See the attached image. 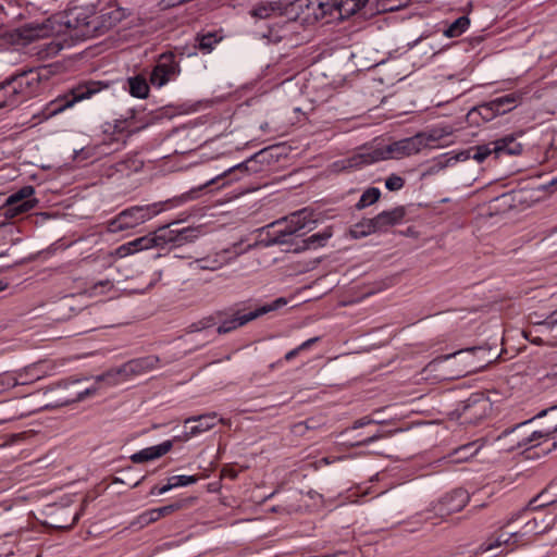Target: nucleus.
Returning a JSON list of instances; mask_svg holds the SVG:
<instances>
[{"label": "nucleus", "instance_id": "obj_39", "mask_svg": "<svg viewBox=\"0 0 557 557\" xmlns=\"http://www.w3.org/2000/svg\"><path fill=\"white\" fill-rule=\"evenodd\" d=\"M405 180L398 175H391L385 181V186L388 190L395 191L404 187Z\"/></svg>", "mask_w": 557, "mask_h": 557}, {"label": "nucleus", "instance_id": "obj_33", "mask_svg": "<svg viewBox=\"0 0 557 557\" xmlns=\"http://www.w3.org/2000/svg\"><path fill=\"white\" fill-rule=\"evenodd\" d=\"M332 232L330 230H325L322 233H317L309 236L304 240V249H315L325 245V243L331 238Z\"/></svg>", "mask_w": 557, "mask_h": 557}, {"label": "nucleus", "instance_id": "obj_43", "mask_svg": "<svg viewBox=\"0 0 557 557\" xmlns=\"http://www.w3.org/2000/svg\"><path fill=\"white\" fill-rule=\"evenodd\" d=\"M201 268L202 269H208V270H218L220 268H222V265L224 264V262H221V261H218V260H212V262L209 263L208 260H201Z\"/></svg>", "mask_w": 557, "mask_h": 557}, {"label": "nucleus", "instance_id": "obj_36", "mask_svg": "<svg viewBox=\"0 0 557 557\" xmlns=\"http://www.w3.org/2000/svg\"><path fill=\"white\" fill-rule=\"evenodd\" d=\"M21 382L24 380H20L17 373H5L0 376V393H3L10 388H13L17 385H21Z\"/></svg>", "mask_w": 557, "mask_h": 557}, {"label": "nucleus", "instance_id": "obj_45", "mask_svg": "<svg viewBox=\"0 0 557 557\" xmlns=\"http://www.w3.org/2000/svg\"><path fill=\"white\" fill-rule=\"evenodd\" d=\"M63 44L61 41H54L52 40L51 42L48 44V47H49V52L48 54L50 53H57L59 50H61L63 48Z\"/></svg>", "mask_w": 557, "mask_h": 557}, {"label": "nucleus", "instance_id": "obj_24", "mask_svg": "<svg viewBox=\"0 0 557 557\" xmlns=\"http://www.w3.org/2000/svg\"><path fill=\"white\" fill-rule=\"evenodd\" d=\"M285 11L284 5L276 1H264L258 3L253 10L252 15L259 18H268L272 16L282 15Z\"/></svg>", "mask_w": 557, "mask_h": 557}, {"label": "nucleus", "instance_id": "obj_6", "mask_svg": "<svg viewBox=\"0 0 557 557\" xmlns=\"http://www.w3.org/2000/svg\"><path fill=\"white\" fill-rule=\"evenodd\" d=\"M106 87L107 85L100 82H88L86 84L79 85L76 88H74L70 95L59 97L55 100L51 101L47 107V114L55 115L58 113H61L65 109L74 106L76 102L91 98L94 95H96Z\"/></svg>", "mask_w": 557, "mask_h": 557}, {"label": "nucleus", "instance_id": "obj_5", "mask_svg": "<svg viewBox=\"0 0 557 557\" xmlns=\"http://www.w3.org/2000/svg\"><path fill=\"white\" fill-rule=\"evenodd\" d=\"M314 223L311 213L307 210L295 212L282 220L275 221L267 226L268 235L272 236L269 244L289 243L292 236H302Z\"/></svg>", "mask_w": 557, "mask_h": 557}, {"label": "nucleus", "instance_id": "obj_23", "mask_svg": "<svg viewBox=\"0 0 557 557\" xmlns=\"http://www.w3.org/2000/svg\"><path fill=\"white\" fill-rule=\"evenodd\" d=\"M517 101L518 97L515 94H510L492 100L487 104L482 106L481 110L491 111L490 116L505 114L515 107Z\"/></svg>", "mask_w": 557, "mask_h": 557}, {"label": "nucleus", "instance_id": "obj_16", "mask_svg": "<svg viewBox=\"0 0 557 557\" xmlns=\"http://www.w3.org/2000/svg\"><path fill=\"white\" fill-rule=\"evenodd\" d=\"M57 370V364L50 360H44L30 366L25 367L20 372H16L20 380H24L21 382V385H26L45 379L47 376L53 375Z\"/></svg>", "mask_w": 557, "mask_h": 557}, {"label": "nucleus", "instance_id": "obj_14", "mask_svg": "<svg viewBox=\"0 0 557 557\" xmlns=\"http://www.w3.org/2000/svg\"><path fill=\"white\" fill-rule=\"evenodd\" d=\"M369 0H319L318 7L321 15L332 14L338 11L339 16L345 18L359 12Z\"/></svg>", "mask_w": 557, "mask_h": 557}, {"label": "nucleus", "instance_id": "obj_18", "mask_svg": "<svg viewBox=\"0 0 557 557\" xmlns=\"http://www.w3.org/2000/svg\"><path fill=\"white\" fill-rule=\"evenodd\" d=\"M469 493L463 488H457L445 495L441 500L437 511L442 516H449L462 510L469 503Z\"/></svg>", "mask_w": 557, "mask_h": 557}, {"label": "nucleus", "instance_id": "obj_25", "mask_svg": "<svg viewBox=\"0 0 557 557\" xmlns=\"http://www.w3.org/2000/svg\"><path fill=\"white\" fill-rule=\"evenodd\" d=\"M159 359L154 356H148L145 358H139L136 360L129 361L125 366V371H131L136 374H143L148 371H151L158 367Z\"/></svg>", "mask_w": 557, "mask_h": 557}, {"label": "nucleus", "instance_id": "obj_17", "mask_svg": "<svg viewBox=\"0 0 557 557\" xmlns=\"http://www.w3.org/2000/svg\"><path fill=\"white\" fill-rule=\"evenodd\" d=\"M184 507V502H176L174 504H170L160 508H153L146 510L138 515L134 521L132 522L133 527H137L139 529H143L153 522H157L163 517H168L172 515L173 512L182 509Z\"/></svg>", "mask_w": 557, "mask_h": 557}, {"label": "nucleus", "instance_id": "obj_37", "mask_svg": "<svg viewBox=\"0 0 557 557\" xmlns=\"http://www.w3.org/2000/svg\"><path fill=\"white\" fill-rule=\"evenodd\" d=\"M21 382L24 380H20L17 373H5L0 376V393H3L10 388H13L17 385H21Z\"/></svg>", "mask_w": 557, "mask_h": 557}, {"label": "nucleus", "instance_id": "obj_11", "mask_svg": "<svg viewBox=\"0 0 557 557\" xmlns=\"http://www.w3.org/2000/svg\"><path fill=\"white\" fill-rule=\"evenodd\" d=\"M519 533H511L505 530H499L488 536L478 548V554L494 557L500 554H506L518 547Z\"/></svg>", "mask_w": 557, "mask_h": 557}, {"label": "nucleus", "instance_id": "obj_28", "mask_svg": "<svg viewBox=\"0 0 557 557\" xmlns=\"http://www.w3.org/2000/svg\"><path fill=\"white\" fill-rule=\"evenodd\" d=\"M375 218L373 219H364L350 228V234L355 238L366 237L370 234L379 232V228L376 227Z\"/></svg>", "mask_w": 557, "mask_h": 557}, {"label": "nucleus", "instance_id": "obj_15", "mask_svg": "<svg viewBox=\"0 0 557 557\" xmlns=\"http://www.w3.org/2000/svg\"><path fill=\"white\" fill-rule=\"evenodd\" d=\"M172 233L168 232V228L160 227L159 230L149 233L145 236L138 237L134 240L128 242L132 250L134 253L157 248V247H164L165 245L170 244V242L173 239Z\"/></svg>", "mask_w": 557, "mask_h": 557}, {"label": "nucleus", "instance_id": "obj_47", "mask_svg": "<svg viewBox=\"0 0 557 557\" xmlns=\"http://www.w3.org/2000/svg\"><path fill=\"white\" fill-rule=\"evenodd\" d=\"M335 460H336L335 458L331 459L330 457H324V458H322L319 462H320V463H323V465H331V463H333Z\"/></svg>", "mask_w": 557, "mask_h": 557}, {"label": "nucleus", "instance_id": "obj_22", "mask_svg": "<svg viewBox=\"0 0 557 557\" xmlns=\"http://www.w3.org/2000/svg\"><path fill=\"white\" fill-rule=\"evenodd\" d=\"M406 215V210L404 207H396L388 211H383L379 213L375 218L376 227L379 232H384L388 227L397 225L401 223Z\"/></svg>", "mask_w": 557, "mask_h": 557}, {"label": "nucleus", "instance_id": "obj_2", "mask_svg": "<svg viewBox=\"0 0 557 557\" xmlns=\"http://www.w3.org/2000/svg\"><path fill=\"white\" fill-rule=\"evenodd\" d=\"M442 138L443 134L441 131L432 129L386 145L374 143L361 148L358 153L346 160L347 164L343 165L342 169L360 168L383 160L410 157L424 149L438 148L442 146Z\"/></svg>", "mask_w": 557, "mask_h": 557}, {"label": "nucleus", "instance_id": "obj_48", "mask_svg": "<svg viewBox=\"0 0 557 557\" xmlns=\"http://www.w3.org/2000/svg\"><path fill=\"white\" fill-rule=\"evenodd\" d=\"M479 405H480V408H482L484 410L487 406V403L485 400H482Z\"/></svg>", "mask_w": 557, "mask_h": 557}, {"label": "nucleus", "instance_id": "obj_21", "mask_svg": "<svg viewBox=\"0 0 557 557\" xmlns=\"http://www.w3.org/2000/svg\"><path fill=\"white\" fill-rule=\"evenodd\" d=\"M494 154L500 157L504 154L518 156L522 152V145L515 135H507L500 139L492 141Z\"/></svg>", "mask_w": 557, "mask_h": 557}, {"label": "nucleus", "instance_id": "obj_3", "mask_svg": "<svg viewBox=\"0 0 557 557\" xmlns=\"http://www.w3.org/2000/svg\"><path fill=\"white\" fill-rule=\"evenodd\" d=\"M248 171L247 162L239 163L230 168L223 174L218 175L214 178L208 181L205 185L200 186L197 189H191L188 193H185L178 197L168 199L165 201L153 202L145 206H133L123 211H121L114 219L109 222L108 228L112 233L123 232L127 230L135 228L147 221H150L158 214L178 207L186 201L193 200L197 197L199 190H202L205 187H208L222 177H226L230 174L240 172L246 173Z\"/></svg>", "mask_w": 557, "mask_h": 557}, {"label": "nucleus", "instance_id": "obj_34", "mask_svg": "<svg viewBox=\"0 0 557 557\" xmlns=\"http://www.w3.org/2000/svg\"><path fill=\"white\" fill-rule=\"evenodd\" d=\"M381 197V190L376 187H370L363 191L359 201L357 202V209H364L375 203Z\"/></svg>", "mask_w": 557, "mask_h": 557}, {"label": "nucleus", "instance_id": "obj_19", "mask_svg": "<svg viewBox=\"0 0 557 557\" xmlns=\"http://www.w3.org/2000/svg\"><path fill=\"white\" fill-rule=\"evenodd\" d=\"M174 440L164 441L158 445L146 447L135 454L129 459L134 463H143L151 460H156L166 455L173 448Z\"/></svg>", "mask_w": 557, "mask_h": 557}, {"label": "nucleus", "instance_id": "obj_41", "mask_svg": "<svg viewBox=\"0 0 557 557\" xmlns=\"http://www.w3.org/2000/svg\"><path fill=\"white\" fill-rule=\"evenodd\" d=\"M460 354H461V351H457V352H454V354H451V355H446V356L437 357V358H435L433 361H431V362L426 366V369H428L429 371H434V370H436V367H437L440 363H442V362H444V361H447L449 358L455 357V356L460 355Z\"/></svg>", "mask_w": 557, "mask_h": 557}, {"label": "nucleus", "instance_id": "obj_32", "mask_svg": "<svg viewBox=\"0 0 557 557\" xmlns=\"http://www.w3.org/2000/svg\"><path fill=\"white\" fill-rule=\"evenodd\" d=\"M479 448L474 443L463 445L456 449L450 455V461L451 462H462L467 461L470 457L474 456L478 453Z\"/></svg>", "mask_w": 557, "mask_h": 557}, {"label": "nucleus", "instance_id": "obj_13", "mask_svg": "<svg viewBox=\"0 0 557 557\" xmlns=\"http://www.w3.org/2000/svg\"><path fill=\"white\" fill-rule=\"evenodd\" d=\"M528 422L518 425L510 432L505 433V436L510 437L511 443H516L519 448L525 449L536 447L549 441V432L547 431H532L528 432Z\"/></svg>", "mask_w": 557, "mask_h": 557}, {"label": "nucleus", "instance_id": "obj_49", "mask_svg": "<svg viewBox=\"0 0 557 557\" xmlns=\"http://www.w3.org/2000/svg\"><path fill=\"white\" fill-rule=\"evenodd\" d=\"M7 284H4L2 281H0V292L5 289Z\"/></svg>", "mask_w": 557, "mask_h": 557}, {"label": "nucleus", "instance_id": "obj_10", "mask_svg": "<svg viewBox=\"0 0 557 557\" xmlns=\"http://www.w3.org/2000/svg\"><path fill=\"white\" fill-rule=\"evenodd\" d=\"M288 304V300L284 297H280L275 299L274 301L263 305L259 307L258 309L250 311L248 313H240L236 312L233 314L232 318L224 320L220 326L218 327L219 333H227L231 332L239 326L245 325L246 323L263 315L269 312L275 311Z\"/></svg>", "mask_w": 557, "mask_h": 557}, {"label": "nucleus", "instance_id": "obj_46", "mask_svg": "<svg viewBox=\"0 0 557 557\" xmlns=\"http://www.w3.org/2000/svg\"><path fill=\"white\" fill-rule=\"evenodd\" d=\"M222 475H223L224 478L235 479V478L237 476V473H236V471H235L234 469H232V468H224V469L222 470Z\"/></svg>", "mask_w": 557, "mask_h": 557}, {"label": "nucleus", "instance_id": "obj_1", "mask_svg": "<svg viewBox=\"0 0 557 557\" xmlns=\"http://www.w3.org/2000/svg\"><path fill=\"white\" fill-rule=\"evenodd\" d=\"M111 25L106 14H97L95 5H74L53 14L44 23H30L16 29V41L27 45L37 39L59 36L85 40L101 35Z\"/></svg>", "mask_w": 557, "mask_h": 557}, {"label": "nucleus", "instance_id": "obj_27", "mask_svg": "<svg viewBox=\"0 0 557 557\" xmlns=\"http://www.w3.org/2000/svg\"><path fill=\"white\" fill-rule=\"evenodd\" d=\"M18 103L16 91L13 89L10 79L0 84V109L15 107Z\"/></svg>", "mask_w": 557, "mask_h": 557}, {"label": "nucleus", "instance_id": "obj_20", "mask_svg": "<svg viewBox=\"0 0 557 557\" xmlns=\"http://www.w3.org/2000/svg\"><path fill=\"white\" fill-rule=\"evenodd\" d=\"M190 422H196V424L193 425L189 432L185 434L184 440H189L196 435L205 433L215 426L218 422H223V420L219 419L216 413H208L199 417H191L185 420V424Z\"/></svg>", "mask_w": 557, "mask_h": 557}, {"label": "nucleus", "instance_id": "obj_4", "mask_svg": "<svg viewBox=\"0 0 557 557\" xmlns=\"http://www.w3.org/2000/svg\"><path fill=\"white\" fill-rule=\"evenodd\" d=\"M146 124L139 120L135 113L131 112L126 116L115 120L113 123L103 125L102 138L92 146L96 151L95 158L110 154L124 147L126 139L133 134L144 129Z\"/></svg>", "mask_w": 557, "mask_h": 557}, {"label": "nucleus", "instance_id": "obj_9", "mask_svg": "<svg viewBox=\"0 0 557 557\" xmlns=\"http://www.w3.org/2000/svg\"><path fill=\"white\" fill-rule=\"evenodd\" d=\"M493 145L492 143L487 145H482L478 147H473L470 149L461 150L458 152L450 151L445 154H442L434 163L433 170L440 171L448 166H453L461 161H467L469 159H474L476 162H483L488 156L493 154Z\"/></svg>", "mask_w": 557, "mask_h": 557}, {"label": "nucleus", "instance_id": "obj_26", "mask_svg": "<svg viewBox=\"0 0 557 557\" xmlns=\"http://www.w3.org/2000/svg\"><path fill=\"white\" fill-rule=\"evenodd\" d=\"M129 94L138 99H146L149 96V85L143 75H136L127 79Z\"/></svg>", "mask_w": 557, "mask_h": 557}, {"label": "nucleus", "instance_id": "obj_31", "mask_svg": "<svg viewBox=\"0 0 557 557\" xmlns=\"http://www.w3.org/2000/svg\"><path fill=\"white\" fill-rule=\"evenodd\" d=\"M470 26V20L467 16H460L454 23H451L444 32V36L447 38H455L461 36Z\"/></svg>", "mask_w": 557, "mask_h": 557}, {"label": "nucleus", "instance_id": "obj_35", "mask_svg": "<svg viewBox=\"0 0 557 557\" xmlns=\"http://www.w3.org/2000/svg\"><path fill=\"white\" fill-rule=\"evenodd\" d=\"M542 530L539 529V524L536 519L529 520L523 528L518 531V546L524 545L529 542V536L532 534L541 533Z\"/></svg>", "mask_w": 557, "mask_h": 557}, {"label": "nucleus", "instance_id": "obj_30", "mask_svg": "<svg viewBox=\"0 0 557 557\" xmlns=\"http://www.w3.org/2000/svg\"><path fill=\"white\" fill-rule=\"evenodd\" d=\"M222 38L218 33L199 34L197 35L198 48L203 53H210Z\"/></svg>", "mask_w": 557, "mask_h": 557}, {"label": "nucleus", "instance_id": "obj_40", "mask_svg": "<svg viewBox=\"0 0 557 557\" xmlns=\"http://www.w3.org/2000/svg\"><path fill=\"white\" fill-rule=\"evenodd\" d=\"M318 341V338H310L306 342H304L300 346H298L297 348L295 349H292L290 351H288L286 355H285V360L287 361H290L292 359H294L301 350L310 347L313 343H315Z\"/></svg>", "mask_w": 557, "mask_h": 557}, {"label": "nucleus", "instance_id": "obj_8", "mask_svg": "<svg viewBox=\"0 0 557 557\" xmlns=\"http://www.w3.org/2000/svg\"><path fill=\"white\" fill-rule=\"evenodd\" d=\"M182 72L180 61L172 51L161 53L150 74V83L156 88H162L175 81Z\"/></svg>", "mask_w": 557, "mask_h": 557}, {"label": "nucleus", "instance_id": "obj_38", "mask_svg": "<svg viewBox=\"0 0 557 557\" xmlns=\"http://www.w3.org/2000/svg\"><path fill=\"white\" fill-rule=\"evenodd\" d=\"M174 488L195 484L199 478L197 475H173L169 478Z\"/></svg>", "mask_w": 557, "mask_h": 557}, {"label": "nucleus", "instance_id": "obj_29", "mask_svg": "<svg viewBox=\"0 0 557 557\" xmlns=\"http://www.w3.org/2000/svg\"><path fill=\"white\" fill-rule=\"evenodd\" d=\"M168 232L172 233L173 239L170 242V244H183L187 242H193L196 238H198L201 234V231L199 227H186L181 231H173L168 230Z\"/></svg>", "mask_w": 557, "mask_h": 557}, {"label": "nucleus", "instance_id": "obj_44", "mask_svg": "<svg viewBox=\"0 0 557 557\" xmlns=\"http://www.w3.org/2000/svg\"><path fill=\"white\" fill-rule=\"evenodd\" d=\"M174 487L172 486V483L170 481V479L168 480V483L165 485H163L162 487L160 488H153L151 491V494H158V495H163L165 493H168L169 491L173 490Z\"/></svg>", "mask_w": 557, "mask_h": 557}, {"label": "nucleus", "instance_id": "obj_12", "mask_svg": "<svg viewBox=\"0 0 557 557\" xmlns=\"http://www.w3.org/2000/svg\"><path fill=\"white\" fill-rule=\"evenodd\" d=\"M35 189L33 186L27 185L9 196L5 201L7 214L11 218L21 213L28 212L37 205V199L34 198Z\"/></svg>", "mask_w": 557, "mask_h": 557}, {"label": "nucleus", "instance_id": "obj_7", "mask_svg": "<svg viewBox=\"0 0 557 557\" xmlns=\"http://www.w3.org/2000/svg\"><path fill=\"white\" fill-rule=\"evenodd\" d=\"M47 73L46 69L29 70L10 79L20 103L40 92Z\"/></svg>", "mask_w": 557, "mask_h": 557}, {"label": "nucleus", "instance_id": "obj_50", "mask_svg": "<svg viewBox=\"0 0 557 557\" xmlns=\"http://www.w3.org/2000/svg\"><path fill=\"white\" fill-rule=\"evenodd\" d=\"M267 127H268V123H264V125H262V126H261V128H262L263 131H265V128H267Z\"/></svg>", "mask_w": 557, "mask_h": 557}, {"label": "nucleus", "instance_id": "obj_42", "mask_svg": "<svg viewBox=\"0 0 557 557\" xmlns=\"http://www.w3.org/2000/svg\"><path fill=\"white\" fill-rule=\"evenodd\" d=\"M131 255H134V252L132 250L129 243H125L119 246L114 251V256L117 258H125Z\"/></svg>", "mask_w": 557, "mask_h": 557}]
</instances>
